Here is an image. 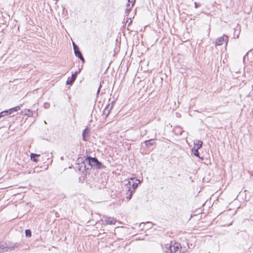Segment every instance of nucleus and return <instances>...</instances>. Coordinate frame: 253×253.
Returning a JSON list of instances; mask_svg holds the SVG:
<instances>
[{"label": "nucleus", "instance_id": "1", "mask_svg": "<svg viewBox=\"0 0 253 253\" xmlns=\"http://www.w3.org/2000/svg\"><path fill=\"white\" fill-rule=\"evenodd\" d=\"M85 160L88 163L90 168H93L95 169H102L105 168V166H104L95 157H87Z\"/></svg>", "mask_w": 253, "mask_h": 253}, {"label": "nucleus", "instance_id": "2", "mask_svg": "<svg viewBox=\"0 0 253 253\" xmlns=\"http://www.w3.org/2000/svg\"><path fill=\"white\" fill-rule=\"evenodd\" d=\"M181 247L180 244L175 242L173 245H170L168 248V252L170 253H181Z\"/></svg>", "mask_w": 253, "mask_h": 253}, {"label": "nucleus", "instance_id": "3", "mask_svg": "<svg viewBox=\"0 0 253 253\" xmlns=\"http://www.w3.org/2000/svg\"><path fill=\"white\" fill-rule=\"evenodd\" d=\"M228 41V37L226 35H224L223 36L219 37L216 40L215 44L217 46L221 45L223 43V42H225L226 45H227Z\"/></svg>", "mask_w": 253, "mask_h": 253}, {"label": "nucleus", "instance_id": "4", "mask_svg": "<svg viewBox=\"0 0 253 253\" xmlns=\"http://www.w3.org/2000/svg\"><path fill=\"white\" fill-rule=\"evenodd\" d=\"M19 247V244L16 243L13 246H10L9 247L5 246L4 245H0V253H3L4 252H6L8 251L9 249L14 250L15 248H18Z\"/></svg>", "mask_w": 253, "mask_h": 253}, {"label": "nucleus", "instance_id": "5", "mask_svg": "<svg viewBox=\"0 0 253 253\" xmlns=\"http://www.w3.org/2000/svg\"><path fill=\"white\" fill-rule=\"evenodd\" d=\"M73 44L75 55L79 59H80L83 61V62H84V59L83 56L82 55V53L80 52L78 46L76 45L74 42H73Z\"/></svg>", "mask_w": 253, "mask_h": 253}, {"label": "nucleus", "instance_id": "6", "mask_svg": "<svg viewBox=\"0 0 253 253\" xmlns=\"http://www.w3.org/2000/svg\"><path fill=\"white\" fill-rule=\"evenodd\" d=\"M116 221V220L114 218L106 216L105 217L103 224L105 225H115Z\"/></svg>", "mask_w": 253, "mask_h": 253}, {"label": "nucleus", "instance_id": "7", "mask_svg": "<svg viewBox=\"0 0 253 253\" xmlns=\"http://www.w3.org/2000/svg\"><path fill=\"white\" fill-rule=\"evenodd\" d=\"M80 72V70L79 69L78 71H76L74 74H73L72 75L71 79H68V80L67 81L66 84L71 85L75 81L78 74H79Z\"/></svg>", "mask_w": 253, "mask_h": 253}, {"label": "nucleus", "instance_id": "8", "mask_svg": "<svg viewBox=\"0 0 253 253\" xmlns=\"http://www.w3.org/2000/svg\"><path fill=\"white\" fill-rule=\"evenodd\" d=\"M76 169H79V171H82L84 175L87 173L86 166L84 162H83L81 164H78L76 166Z\"/></svg>", "mask_w": 253, "mask_h": 253}, {"label": "nucleus", "instance_id": "9", "mask_svg": "<svg viewBox=\"0 0 253 253\" xmlns=\"http://www.w3.org/2000/svg\"><path fill=\"white\" fill-rule=\"evenodd\" d=\"M40 156V155L31 153L30 155L31 159L35 162H38L39 160L37 158V157H39Z\"/></svg>", "mask_w": 253, "mask_h": 253}, {"label": "nucleus", "instance_id": "10", "mask_svg": "<svg viewBox=\"0 0 253 253\" xmlns=\"http://www.w3.org/2000/svg\"><path fill=\"white\" fill-rule=\"evenodd\" d=\"M88 131H89V130L87 128H85L83 131V133H82L83 139L85 141L87 140V139L86 138L85 135L86 133H88Z\"/></svg>", "mask_w": 253, "mask_h": 253}, {"label": "nucleus", "instance_id": "11", "mask_svg": "<svg viewBox=\"0 0 253 253\" xmlns=\"http://www.w3.org/2000/svg\"><path fill=\"white\" fill-rule=\"evenodd\" d=\"M144 143L147 147H150L155 143V141L153 139H150L146 140Z\"/></svg>", "mask_w": 253, "mask_h": 253}, {"label": "nucleus", "instance_id": "12", "mask_svg": "<svg viewBox=\"0 0 253 253\" xmlns=\"http://www.w3.org/2000/svg\"><path fill=\"white\" fill-rule=\"evenodd\" d=\"M195 146L194 147L200 149L202 147L203 145V142L200 140H197L196 142L194 143Z\"/></svg>", "mask_w": 253, "mask_h": 253}, {"label": "nucleus", "instance_id": "13", "mask_svg": "<svg viewBox=\"0 0 253 253\" xmlns=\"http://www.w3.org/2000/svg\"><path fill=\"white\" fill-rule=\"evenodd\" d=\"M20 109V107L19 106H16L14 108H12L9 110H8V111L9 112V114L10 115L12 114L13 112H16L19 110Z\"/></svg>", "mask_w": 253, "mask_h": 253}, {"label": "nucleus", "instance_id": "14", "mask_svg": "<svg viewBox=\"0 0 253 253\" xmlns=\"http://www.w3.org/2000/svg\"><path fill=\"white\" fill-rule=\"evenodd\" d=\"M135 181V182H133L131 184V186L132 187V190H134V191H135V189L137 188L138 184L140 183V181L138 179H136Z\"/></svg>", "mask_w": 253, "mask_h": 253}, {"label": "nucleus", "instance_id": "15", "mask_svg": "<svg viewBox=\"0 0 253 253\" xmlns=\"http://www.w3.org/2000/svg\"><path fill=\"white\" fill-rule=\"evenodd\" d=\"M133 192H134V190H130V191H127V192L126 193V197L127 200H129L131 199Z\"/></svg>", "mask_w": 253, "mask_h": 253}, {"label": "nucleus", "instance_id": "16", "mask_svg": "<svg viewBox=\"0 0 253 253\" xmlns=\"http://www.w3.org/2000/svg\"><path fill=\"white\" fill-rule=\"evenodd\" d=\"M24 114L29 117H32L33 115V112L30 110L26 109L24 111Z\"/></svg>", "mask_w": 253, "mask_h": 253}, {"label": "nucleus", "instance_id": "17", "mask_svg": "<svg viewBox=\"0 0 253 253\" xmlns=\"http://www.w3.org/2000/svg\"><path fill=\"white\" fill-rule=\"evenodd\" d=\"M9 115V112L8 111V110L3 111L0 113V117L1 118L2 117L7 116Z\"/></svg>", "mask_w": 253, "mask_h": 253}, {"label": "nucleus", "instance_id": "18", "mask_svg": "<svg viewBox=\"0 0 253 253\" xmlns=\"http://www.w3.org/2000/svg\"><path fill=\"white\" fill-rule=\"evenodd\" d=\"M198 149H197L195 147H194L193 149H192V151H193V154L196 156V157H199V152L198 151Z\"/></svg>", "mask_w": 253, "mask_h": 253}, {"label": "nucleus", "instance_id": "19", "mask_svg": "<svg viewBox=\"0 0 253 253\" xmlns=\"http://www.w3.org/2000/svg\"><path fill=\"white\" fill-rule=\"evenodd\" d=\"M132 7L133 6H132V4L130 5V3H128L126 5V8L125 10V13H129V12L131 10Z\"/></svg>", "mask_w": 253, "mask_h": 253}, {"label": "nucleus", "instance_id": "20", "mask_svg": "<svg viewBox=\"0 0 253 253\" xmlns=\"http://www.w3.org/2000/svg\"><path fill=\"white\" fill-rule=\"evenodd\" d=\"M131 183L130 181H128L127 183L126 184L125 186L126 189H127L128 191H130L131 189L130 186H131Z\"/></svg>", "mask_w": 253, "mask_h": 253}, {"label": "nucleus", "instance_id": "21", "mask_svg": "<svg viewBox=\"0 0 253 253\" xmlns=\"http://www.w3.org/2000/svg\"><path fill=\"white\" fill-rule=\"evenodd\" d=\"M26 236L30 237L31 236V231L30 229H27L25 230Z\"/></svg>", "mask_w": 253, "mask_h": 253}, {"label": "nucleus", "instance_id": "22", "mask_svg": "<svg viewBox=\"0 0 253 253\" xmlns=\"http://www.w3.org/2000/svg\"><path fill=\"white\" fill-rule=\"evenodd\" d=\"M134 2H135V0H128V3H131L132 6H133Z\"/></svg>", "mask_w": 253, "mask_h": 253}, {"label": "nucleus", "instance_id": "23", "mask_svg": "<svg viewBox=\"0 0 253 253\" xmlns=\"http://www.w3.org/2000/svg\"><path fill=\"white\" fill-rule=\"evenodd\" d=\"M194 5H195V7L196 8H197L198 7H199V6H200V4H198V3H197L196 2H194Z\"/></svg>", "mask_w": 253, "mask_h": 253}, {"label": "nucleus", "instance_id": "24", "mask_svg": "<svg viewBox=\"0 0 253 253\" xmlns=\"http://www.w3.org/2000/svg\"><path fill=\"white\" fill-rule=\"evenodd\" d=\"M43 106L44 108H47L49 106V104L48 103H45Z\"/></svg>", "mask_w": 253, "mask_h": 253}, {"label": "nucleus", "instance_id": "25", "mask_svg": "<svg viewBox=\"0 0 253 253\" xmlns=\"http://www.w3.org/2000/svg\"><path fill=\"white\" fill-rule=\"evenodd\" d=\"M107 111V114H106V115L107 116V115H108V114H109V110H107V108H105V110H104V113H106V112Z\"/></svg>", "mask_w": 253, "mask_h": 253}, {"label": "nucleus", "instance_id": "26", "mask_svg": "<svg viewBox=\"0 0 253 253\" xmlns=\"http://www.w3.org/2000/svg\"><path fill=\"white\" fill-rule=\"evenodd\" d=\"M99 92V88H98V90H97V93H98Z\"/></svg>", "mask_w": 253, "mask_h": 253}]
</instances>
